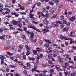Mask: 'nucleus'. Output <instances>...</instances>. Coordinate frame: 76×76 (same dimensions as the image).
I'll return each mask as SVG.
<instances>
[{
  "instance_id": "338daca9",
  "label": "nucleus",
  "mask_w": 76,
  "mask_h": 76,
  "mask_svg": "<svg viewBox=\"0 0 76 76\" xmlns=\"http://www.w3.org/2000/svg\"><path fill=\"white\" fill-rule=\"evenodd\" d=\"M6 10L7 11H8V12H10V10H9V8H6Z\"/></svg>"
},
{
  "instance_id": "603ef678",
  "label": "nucleus",
  "mask_w": 76,
  "mask_h": 76,
  "mask_svg": "<svg viewBox=\"0 0 76 76\" xmlns=\"http://www.w3.org/2000/svg\"><path fill=\"white\" fill-rule=\"evenodd\" d=\"M25 32H26L28 34H31V32H30L28 31H26Z\"/></svg>"
},
{
  "instance_id": "6ab92c4d",
  "label": "nucleus",
  "mask_w": 76,
  "mask_h": 76,
  "mask_svg": "<svg viewBox=\"0 0 76 76\" xmlns=\"http://www.w3.org/2000/svg\"><path fill=\"white\" fill-rule=\"evenodd\" d=\"M29 28H31L32 29H33L35 31H37V28L35 27H34V26H29Z\"/></svg>"
},
{
  "instance_id": "cd10ccee",
  "label": "nucleus",
  "mask_w": 76,
  "mask_h": 76,
  "mask_svg": "<svg viewBox=\"0 0 76 76\" xmlns=\"http://www.w3.org/2000/svg\"><path fill=\"white\" fill-rule=\"evenodd\" d=\"M53 56V55L51 53L49 54L48 56V57L49 58H51V57Z\"/></svg>"
},
{
  "instance_id": "412c9836",
  "label": "nucleus",
  "mask_w": 76,
  "mask_h": 76,
  "mask_svg": "<svg viewBox=\"0 0 76 76\" xmlns=\"http://www.w3.org/2000/svg\"><path fill=\"white\" fill-rule=\"evenodd\" d=\"M63 30L66 31V32H68V31L69 30V28L68 27L65 28L63 29Z\"/></svg>"
},
{
  "instance_id": "2f4dec72",
  "label": "nucleus",
  "mask_w": 76,
  "mask_h": 76,
  "mask_svg": "<svg viewBox=\"0 0 76 76\" xmlns=\"http://www.w3.org/2000/svg\"><path fill=\"white\" fill-rule=\"evenodd\" d=\"M50 64L49 66H51V65H53V62H50V63H48V66H49V64Z\"/></svg>"
},
{
  "instance_id": "a211bd4d",
  "label": "nucleus",
  "mask_w": 76,
  "mask_h": 76,
  "mask_svg": "<svg viewBox=\"0 0 76 76\" xmlns=\"http://www.w3.org/2000/svg\"><path fill=\"white\" fill-rule=\"evenodd\" d=\"M56 23H59L60 25H62V21H57L56 22Z\"/></svg>"
},
{
  "instance_id": "5701e85b",
  "label": "nucleus",
  "mask_w": 76,
  "mask_h": 76,
  "mask_svg": "<svg viewBox=\"0 0 76 76\" xmlns=\"http://www.w3.org/2000/svg\"><path fill=\"white\" fill-rule=\"evenodd\" d=\"M18 64H19V65H20L21 66H24L23 64V63L21 61H19L18 62Z\"/></svg>"
},
{
  "instance_id": "f8f14e48",
  "label": "nucleus",
  "mask_w": 76,
  "mask_h": 76,
  "mask_svg": "<svg viewBox=\"0 0 76 76\" xmlns=\"http://www.w3.org/2000/svg\"><path fill=\"white\" fill-rule=\"evenodd\" d=\"M52 52L53 54H57V53H58V51H57V49H56L53 50Z\"/></svg>"
},
{
  "instance_id": "37998d69",
  "label": "nucleus",
  "mask_w": 76,
  "mask_h": 76,
  "mask_svg": "<svg viewBox=\"0 0 76 76\" xmlns=\"http://www.w3.org/2000/svg\"><path fill=\"white\" fill-rule=\"evenodd\" d=\"M0 70H1L3 72H5V70H4V69H3L2 68H1Z\"/></svg>"
},
{
  "instance_id": "7c9ffc66",
  "label": "nucleus",
  "mask_w": 76,
  "mask_h": 76,
  "mask_svg": "<svg viewBox=\"0 0 76 76\" xmlns=\"http://www.w3.org/2000/svg\"><path fill=\"white\" fill-rule=\"evenodd\" d=\"M12 50L13 51H16V47L14 46L12 47Z\"/></svg>"
},
{
  "instance_id": "58836bf2",
  "label": "nucleus",
  "mask_w": 76,
  "mask_h": 76,
  "mask_svg": "<svg viewBox=\"0 0 76 76\" xmlns=\"http://www.w3.org/2000/svg\"><path fill=\"white\" fill-rule=\"evenodd\" d=\"M48 15H49V13H48L46 14L44 17H45V18H48Z\"/></svg>"
},
{
  "instance_id": "13d9d810",
  "label": "nucleus",
  "mask_w": 76,
  "mask_h": 76,
  "mask_svg": "<svg viewBox=\"0 0 76 76\" xmlns=\"http://www.w3.org/2000/svg\"><path fill=\"white\" fill-rule=\"evenodd\" d=\"M68 67H69V68H71V69H73L74 68V66H69Z\"/></svg>"
},
{
  "instance_id": "7ed1b4c3",
  "label": "nucleus",
  "mask_w": 76,
  "mask_h": 76,
  "mask_svg": "<svg viewBox=\"0 0 76 76\" xmlns=\"http://www.w3.org/2000/svg\"><path fill=\"white\" fill-rule=\"evenodd\" d=\"M42 72H43V74H39V76H45L47 75V71L45 70L44 71H41Z\"/></svg>"
},
{
  "instance_id": "ddd939ff",
  "label": "nucleus",
  "mask_w": 76,
  "mask_h": 76,
  "mask_svg": "<svg viewBox=\"0 0 76 76\" xmlns=\"http://www.w3.org/2000/svg\"><path fill=\"white\" fill-rule=\"evenodd\" d=\"M37 66L36 65H34V69H32V72H35L37 69Z\"/></svg>"
},
{
  "instance_id": "c9c22d12",
  "label": "nucleus",
  "mask_w": 76,
  "mask_h": 76,
  "mask_svg": "<svg viewBox=\"0 0 76 76\" xmlns=\"http://www.w3.org/2000/svg\"><path fill=\"white\" fill-rule=\"evenodd\" d=\"M40 13H41V12H37V15H39V18H41V14H40Z\"/></svg>"
},
{
  "instance_id": "f03ea898",
  "label": "nucleus",
  "mask_w": 76,
  "mask_h": 76,
  "mask_svg": "<svg viewBox=\"0 0 76 76\" xmlns=\"http://www.w3.org/2000/svg\"><path fill=\"white\" fill-rule=\"evenodd\" d=\"M45 28H46V29H43L42 30L44 34H47V32H50V31L48 30L49 29V26H47L45 27Z\"/></svg>"
},
{
  "instance_id": "49530a36",
  "label": "nucleus",
  "mask_w": 76,
  "mask_h": 76,
  "mask_svg": "<svg viewBox=\"0 0 76 76\" xmlns=\"http://www.w3.org/2000/svg\"><path fill=\"white\" fill-rule=\"evenodd\" d=\"M37 5L38 6H41V3L40 2H38L37 3Z\"/></svg>"
},
{
  "instance_id": "79ce46f5",
  "label": "nucleus",
  "mask_w": 76,
  "mask_h": 76,
  "mask_svg": "<svg viewBox=\"0 0 76 76\" xmlns=\"http://www.w3.org/2000/svg\"><path fill=\"white\" fill-rule=\"evenodd\" d=\"M39 44H40V45H42V44H43V41L40 40V41Z\"/></svg>"
},
{
  "instance_id": "c756f323",
  "label": "nucleus",
  "mask_w": 76,
  "mask_h": 76,
  "mask_svg": "<svg viewBox=\"0 0 76 76\" xmlns=\"http://www.w3.org/2000/svg\"><path fill=\"white\" fill-rule=\"evenodd\" d=\"M7 54L9 55V56H12V55H13V53H10L9 52L7 51Z\"/></svg>"
},
{
  "instance_id": "f3484780",
  "label": "nucleus",
  "mask_w": 76,
  "mask_h": 76,
  "mask_svg": "<svg viewBox=\"0 0 76 76\" xmlns=\"http://www.w3.org/2000/svg\"><path fill=\"white\" fill-rule=\"evenodd\" d=\"M44 45L45 47H46V49H47V48H48V47H50V45H49V44H45Z\"/></svg>"
},
{
  "instance_id": "bb28decb",
  "label": "nucleus",
  "mask_w": 76,
  "mask_h": 76,
  "mask_svg": "<svg viewBox=\"0 0 76 76\" xmlns=\"http://www.w3.org/2000/svg\"><path fill=\"white\" fill-rule=\"evenodd\" d=\"M54 12V9L52 8L50 10V13H53Z\"/></svg>"
},
{
  "instance_id": "ea45409f",
  "label": "nucleus",
  "mask_w": 76,
  "mask_h": 76,
  "mask_svg": "<svg viewBox=\"0 0 76 76\" xmlns=\"http://www.w3.org/2000/svg\"><path fill=\"white\" fill-rule=\"evenodd\" d=\"M7 45H10V42L9 41H7L6 43Z\"/></svg>"
},
{
  "instance_id": "f704fd0d",
  "label": "nucleus",
  "mask_w": 76,
  "mask_h": 76,
  "mask_svg": "<svg viewBox=\"0 0 76 76\" xmlns=\"http://www.w3.org/2000/svg\"><path fill=\"white\" fill-rule=\"evenodd\" d=\"M9 67H12V68H15V67H16V66H12V65H10Z\"/></svg>"
},
{
  "instance_id": "0e129e2a",
  "label": "nucleus",
  "mask_w": 76,
  "mask_h": 76,
  "mask_svg": "<svg viewBox=\"0 0 76 76\" xmlns=\"http://www.w3.org/2000/svg\"><path fill=\"white\" fill-rule=\"evenodd\" d=\"M25 22L26 23H28L29 21L28 20H27V19H26L25 20Z\"/></svg>"
},
{
  "instance_id": "9b49d317",
  "label": "nucleus",
  "mask_w": 76,
  "mask_h": 76,
  "mask_svg": "<svg viewBox=\"0 0 76 76\" xmlns=\"http://www.w3.org/2000/svg\"><path fill=\"white\" fill-rule=\"evenodd\" d=\"M31 35H30V38L31 39H33V38H34V35H35L34 34V33H33V32H31V33H30Z\"/></svg>"
},
{
  "instance_id": "aec40b11",
  "label": "nucleus",
  "mask_w": 76,
  "mask_h": 76,
  "mask_svg": "<svg viewBox=\"0 0 76 76\" xmlns=\"http://www.w3.org/2000/svg\"><path fill=\"white\" fill-rule=\"evenodd\" d=\"M44 41H45V42H48V43H49V44H51V41H50L49 40H47V39H44Z\"/></svg>"
},
{
  "instance_id": "774afa93",
  "label": "nucleus",
  "mask_w": 76,
  "mask_h": 76,
  "mask_svg": "<svg viewBox=\"0 0 76 76\" xmlns=\"http://www.w3.org/2000/svg\"><path fill=\"white\" fill-rule=\"evenodd\" d=\"M16 76H20V75L18 73H16L15 74Z\"/></svg>"
},
{
  "instance_id": "4d7b16f0",
  "label": "nucleus",
  "mask_w": 76,
  "mask_h": 76,
  "mask_svg": "<svg viewBox=\"0 0 76 76\" xmlns=\"http://www.w3.org/2000/svg\"><path fill=\"white\" fill-rule=\"evenodd\" d=\"M37 31L38 32H42V31L39 29H37Z\"/></svg>"
},
{
  "instance_id": "a878e982",
  "label": "nucleus",
  "mask_w": 76,
  "mask_h": 76,
  "mask_svg": "<svg viewBox=\"0 0 76 76\" xmlns=\"http://www.w3.org/2000/svg\"><path fill=\"white\" fill-rule=\"evenodd\" d=\"M0 60H4V58L3 56L2 55H0Z\"/></svg>"
},
{
  "instance_id": "c03bdc74",
  "label": "nucleus",
  "mask_w": 76,
  "mask_h": 76,
  "mask_svg": "<svg viewBox=\"0 0 76 76\" xmlns=\"http://www.w3.org/2000/svg\"><path fill=\"white\" fill-rule=\"evenodd\" d=\"M69 63H71V64H73L74 63V62H73V61H69Z\"/></svg>"
},
{
  "instance_id": "1a4fd4ad",
  "label": "nucleus",
  "mask_w": 76,
  "mask_h": 76,
  "mask_svg": "<svg viewBox=\"0 0 76 76\" xmlns=\"http://www.w3.org/2000/svg\"><path fill=\"white\" fill-rule=\"evenodd\" d=\"M76 19V17L75 16H73L72 17L70 18H69V20L70 21H72V22H73L74 20Z\"/></svg>"
},
{
  "instance_id": "9d476101",
  "label": "nucleus",
  "mask_w": 76,
  "mask_h": 76,
  "mask_svg": "<svg viewBox=\"0 0 76 76\" xmlns=\"http://www.w3.org/2000/svg\"><path fill=\"white\" fill-rule=\"evenodd\" d=\"M26 50H27V52L26 54V56H28V55H29V54H31V53L29 52V50H30V49H29V48H26Z\"/></svg>"
},
{
  "instance_id": "8fccbe9b",
  "label": "nucleus",
  "mask_w": 76,
  "mask_h": 76,
  "mask_svg": "<svg viewBox=\"0 0 76 76\" xmlns=\"http://www.w3.org/2000/svg\"><path fill=\"white\" fill-rule=\"evenodd\" d=\"M50 72H51V73H53V72H54V69H50Z\"/></svg>"
},
{
  "instance_id": "4c0bfd02",
  "label": "nucleus",
  "mask_w": 76,
  "mask_h": 76,
  "mask_svg": "<svg viewBox=\"0 0 76 76\" xmlns=\"http://www.w3.org/2000/svg\"><path fill=\"white\" fill-rule=\"evenodd\" d=\"M23 73H24L25 75H27L28 74H27V71L26 70H24L23 71Z\"/></svg>"
},
{
  "instance_id": "4468645a",
  "label": "nucleus",
  "mask_w": 76,
  "mask_h": 76,
  "mask_svg": "<svg viewBox=\"0 0 76 76\" xmlns=\"http://www.w3.org/2000/svg\"><path fill=\"white\" fill-rule=\"evenodd\" d=\"M12 23H13V25H18V21H16L15 20H13L12 21Z\"/></svg>"
},
{
  "instance_id": "e2e57ef3",
  "label": "nucleus",
  "mask_w": 76,
  "mask_h": 76,
  "mask_svg": "<svg viewBox=\"0 0 76 76\" xmlns=\"http://www.w3.org/2000/svg\"><path fill=\"white\" fill-rule=\"evenodd\" d=\"M60 18L62 20V19H64V16H63V15H62L61 16Z\"/></svg>"
},
{
  "instance_id": "a19ab883",
  "label": "nucleus",
  "mask_w": 76,
  "mask_h": 76,
  "mask_svg": "<svg viewBox=\"0 0 76 76\" xmlns=\"http://www.w3.org/2000/svg\"><path fill=\"white\" fill-rule=\"evenodd\" d=\"M66 56L67 57L65 59L66 60H69V55L67 54Z\"/></svg>"
},
{
  "instance_id": "5fc2aeb1",
  "label": "nucleus",
  "mask_w": 76,
  "mask_h": 76,
  "mask_svg": "<svg viewBox=\"0 0 76 76\" xmlns=\"http://www.w3.org/2000/svg\"><path fill=\"white\" fill-rule=\"evenodd\" d=\"M16 14V12H12L11 15H15Z\"/></svg>"
},
{
  "instance_id": "473e14b6",
  "label": "nucleus",
  "mask_w": 76,
  "mask_h": 76,
  "mask_svg": "<svg viewBox=\"0 0 76 76\" xmlns=\"http://www.w3.org/2000/svg\"><path fill=\"white\" fill-rule=\"evenodd\" d=\"M23 48V45H20L19 46V48L20 49H22Z\"/></svg>"
},
{
  "instance_id": "e433bc0d",
  "label": "nucleus",
  "mask_w": 76,
  "mask_h": 76,
  "mask_svg": "<svg viewBox=\"0 0 76 76\" xmlns=\"http://www.w3.org/2000/svg\"><path fill=\"white\" fill-rule=\"evenodd\" d=\"M22 37L23 39H26V37H25V35L24 34L22 35Z\"/></svg>"
},
{
  "instance_id": "20e7f679",
  "label": "nucleus",
  "mask_w": 76,
  "mask_h": 76,
  "mask_svg": "<svg viewBox=\"0 0 76 76\" xmlns=\"http://www.w3.org/2000/svg\"><path fill=\"white\" fill-rule=\"evenodd\" d=\"M22 19L20 18L18 20V26H19V28H22V25L21 24V21H22Z\"/></svg>"
},
{
  "instance_id": "b1692460",
  "label": "nucleus",
  "mask_w": 76,
  "mask_h": 76,
  "mask_svg": "<svg viewBox=\"0 0 76 76\" xmlns=\"http://www.w3.org/2000/svg\"><path fill=\"white\" fill-rule=\"evenodd\" d=\"M29 60H31L32 61H34L35 60V59L34 58L30 57V58H29Z\"/></svg>"
},
{
  "instance_id": "de8ad7c7",
  "label": "nucleus",
  "mask_w": 76,
  "mask_h": 76,
  "mask_svg": "<svg viewBox=\"0 0 76 76\" xmlns=\"http://www.w3.org/2000/svg\"><path fill=\"white\" fill-rule=\"evenodd\" d=\"M0 39H2L4 40L5 39L3 37V36H0Z\"/></svg>"
},
{
  "instance_id": "2eb2a0df",
  "label": "nucleus",
  "mask_w": 76,
  "mask_h": 76,
  "mask_svg": "<svg viewBox=\"0 0 76 76\" xmlns=\"http://www.w3.org/2000/svg\"><path fill=\"white\" fill-rule=\"evenodd\" d=\"M51 49H52V48H48V50H50L48 52V51H46V52L48 53H51V52H52V50H51Z\"/></svg>"
},
{
  "instance_id": "0eeeda50",
  "label": "nucleus",
  "mask_w": 76,
  "mask_h": 76,
  "mask_svg": "<svg viewBox=\"0 0 76 76\" xmlns=\"http://www.w3.org/2000/svg\"><path fill=\"white\" fill-rule=\"evenodd\" d=\"M40 50H34L33 51V54L34 55H37V51L38 52H39L40 51Z\"/></svg>"
},
{
  "instance_id": "39448f33",
  "label": "nucleus",
  "mask_w": 76,
  "mask_h": 76,
  "mask_svg": "<svg viewBox=\"0 0 76 76\" xmlns=\"http://www.w3.org/2000/svg\"><path fill=\"white\" fill-rule=\"evenodd\" d=\"M58 58L59 61H60L61 63V64H63L64 62L63 60L64 59V58H61L60 56H58Z\"/></svg>"
},
{
  "instance_id": "052dcab7",
  "label": "nucleus",
  "mask_w": 76,
  "mask_h": 76,
  "mask_svg": "<svg viewBox=\"0 0 76 76\" xmlns=\"http://www.w3.org/2000/svg\"><path fill=\"white\" fill-rule=\"evenodd\" d=\"M16 3V0H12V4H15Z\"/></svg>"
},
{
  "instance_id": "72a5a7b5",
  "label": "nucleus",
  "mask_w": 76,
  "mask_h": 76,
  "mask_svg": "<svg viewBox=\"0 0 76 76\" xmlns=\"http://www.w3.org/2000/svg\"><path fill=\"white\" fill-rule=\"evenodd\" d=\"M49 4H50V5H52V6H53L54 5V4L53 3V1H50L49 3Z\"/></svg>"
},
{
  "instance_id": "09e8293b",
  "label": "nucleus",
  "mask_w": 76,
  "mask_h": 76,
  "mask_svg": "<svg viewBox=\"0 0 76 76\" xmlns=\"http://www.w3.org/2000/svg\"><path fill=\"white\" fill-rule=\"evenodd\" d=\"M23 31H26L27 30V28H26V27H24L23 28Z\"/></svg>"
},
{
  "instance_id": "f257e3e1",
  "label": "nucleus",
  "mask_w": 76,
  "mask_h": 76,
  "mask_svg": "<svg viewBox=\"0 0 76 76\" xmlns=\"http://www.w3.org/2000/svg\"><path fill=\"white\" fill-rule=\"evenodd\" d=\"M59 37L60 39H62V40H63V39H64L65 41H66V40H69H69H70V41H72V40H73V39L71 38L69 39L66 36H60Z\"/></svg>"
},
{
  "instance_id": "864d4df0",
  "label": "nucleus",
  "mask_w": 76,
  "mask_h": 76,
  "mask_svg": "<svg viewBox=\"0 0 76 76\" xmlns=\"http://www.w3.org/2000/svg\"><path fill=\"white\" fill-rule=\"evenodd\" d=\"M76 76V73H74L71 74V76Z\"/></svg>"
},
{
  "instance_id": "c85d7f7f",
  "label": "nucleus",
  "mask_w": 76,
  "mask_h": 76,
  "mask_svg": "<svg viewBox=\"0 0 76 76\" xmlns=\"http://www.w3.org/2000/svg\"><path fill=\"white\" fill-rule=\"evenodd\" d=\"M29 15L30 16L29 17V18H33L34 15L33 14H30Z\"/></svg>"
},
{
  "instance_id": "6e6552de",
  "label": "nucleus",
  "mask_w": 76,
  "mask_h": 76,
  "mask_svg": "<svg viewBox=\"0 0 76 76\" xmlns=\"http://www.w3.org/2000/svg\"><path fill=\"white\" fill-rule=\"evenodd\" d=\"M43 22L45 25H47L49 23L48 21L47 20V18H45L43 20Z\"/></svg>"
},
{
  "instance_id": "423d86ee",
  "label": "nucleus",
  "mask_w": 76,
  "mask_h": 76,
  "mask_svg": "<svg viewBox=\"0 0 76 76\" xmlns=\"http://www.w3.org/2000/svg\"><path fill=\"white\" fill-rule=\"evenodd\" d=\"M65 23V25H66L67 26H69V25H70V23H67V21L66 19H64L63 20V23H62V24H63V23Z\"/></svg>"
},
{
  "instance_id": "3c124183",
  "label": "nucleus",
  "mask_w": 76,
  "mask_h": 76,
  "mask_svg": "<svg viewBox=\"0 0 76 76\" xmlns=\"http://www.w3.org/2000/svg\"><path fill=\"white\" fill-rule=\"evenodd\" d=\"M30 65H31V64H30V63H28L27 64V67H29V66H30Z\"/></svg>"
},
{
  "instance_id": "4be33fe9",
  "label": "nucleus",
  "mask_w": 76,
  "mask_h": 76,
  "mask_svg": "<svg viewBox=\"0 0 76 76\" xmlns=\"http://www.w3.org/2000/svg\"><path fill=\"white\" fill-rule=\"evenodd\" d=\"M56 69L57 70V71H58V72H61V69H60L59 67H57V66H56Z\"/></svg>"
},
{
  "instance_id": "680f3d73",
  "label": "nucleus",
  "mask_w": 76,
  "mask_h": 76,
  "mask_svg": "<svg viewBox=\"0 0 76 76\" xmlns=\"http://www.w3.org/2000/svg\"><path fill=\"white\" fill-rule=\"evenodd\" d=\"M40 58H42V57H43V54H40Z\"/></svg>"
},
{
  "instance_id": "393cba45",
  "label": "nucleus",
  "mask_w": 76,
  "mask_h": 76,
  "mask_svg": "<svg viewBox=\"0 0 76 76\" xmlns=\"http://www.w3.org/2000/svg\"><path fill=\"white\" fill-rule=\"evenodd\" d=\"M55 3H56V5H58V4H60V2L58 0H56L55 1Z\"/></svg>"
},
{
  "instance_id": "bf43d9fd",
  "label": "nucleus",
  "mask_w": 76,
  "mask_h": 76,
  "mask_svg": "<svg viewBox=\"0 0 76 76\" xmlns=\"http://www.w3.org/2000/svg\"><path fill=\"white\" fill-rule=\"evenodd\" d=\"M40 13H41V15L42 16H43V17H45V15H44V14L43 13L41 12Z\"/></svg>"
},
{
  "instance_id": "dca6fc26",
  "label": "nucleus",
  "mask_w": 76,
  "mask_h": 76,
  "mask_svg": "<svg viewBox=\"0 0 76 76\" xmlns=\"http://www.w3.org/2000/svg\"><path fill=\"white\" fill-rule=\"evenodd\" d=\"M65 66H63L62 67L64 69L67 68V66L69 65V63H66L64 64Z\"/></svg>"
},
{
  "instance_id": "6e6d98bb",
  "label": "nucleus",
  "mask_w": 76,
  "mask_h": 76,
  "mask_svg": "<svg viewBox=\"0 0 76 76\" xmlns=\"http://www.w3.org/2000/svg\"><path fill=\"white\" fill-rule=\"evenodd\" d=\"M33 23H34V24H38V23L37 22H36L34 21H33Z\"/></svg>"
},
{
  "instance_id": "a18cd8bd",
  "label": "nucleus",
  "mask_w": 76,
  "mask_h": 76,
  "mask_svg": "<svg viewBox=\"0 0 76 76\" xmlns=\"http://www.w3.org/2000/svg\"><path fill=\"white\" fill-rule=\"evenodd\" d=\"M3 5L1 4H0V9H3Z\"/></svg>"
},
{
  "instance_id": "69168bd1",
  "label": "nucleus",
  "mask_w": 76,
  "mask_h": 76,
  "mask_svg": "<svg viewBox=\"0 0 76 76\" xmlns=\"http://www.w3.org/2000/svg\"><path fill=\"white\" fill-rule=\"evenodd\" d=\"M63 7V4H62L61 5H60L59 6V8H62Z\"/></svg>"
}]
</instances>
